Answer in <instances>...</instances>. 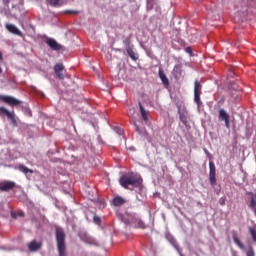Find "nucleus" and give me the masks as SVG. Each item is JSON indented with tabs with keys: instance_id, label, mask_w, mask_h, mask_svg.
Listing matches in <instances>:
<instances>
[{
	"instance_id": "1",
	"label": "nucleus",
	"mask_w": 256,
	"mask_h": 256,
	"mask_svg": "<svg viewBox=\"0 0 256 256\" xmlns=\"http://www.w3.org/2000/svg\"><path fill=\"white\" fill-rule=\"evenodd\" d=\"M119 183L124 189H129V185H132V187H140L141 183H143V179L141 176L135 174L123 175L120 177Z\"/></svg>"
},
{
	"instance_id": "2",
	"label": "nucleus",
	"mask_w": 256,
	"mask_h": 256,
	"mask_svg": "<svg viewBox=\"0 0 256 256\" xmlns=\"http://www.w3.org/2000/svg\"><path fill=\"white\" fill-rule=\"evenodd\" d=\"M56 241L59 256H67V246L65 245V231L56 228Z\"/></svg>"
},
{
	"instance_id": "3",
	"label": "nucleus",
	"mask_w": 256,
	"mask_h": 256,
	"mask_svg": "<svg viewBox=\"0 0 256 256\" xmlns=\"http://www.w3.org/2000/svg\"><path fill=\"white\" fill-rule=\"evenodd\" d=\"M209 182L212 187L217 185V169L213 161L209 162Z\"/></svg>"
},
{
	"instance_id": "4",
	"label": "nucleus",
	"mask_w": 256,
	"mask_h": 256,
	"mask_svg": "<svg viewBox=\"0 0 256 256\" xmlns=\"http://www.w3.org/2000/svg\"><path fill=\"white\" fill-rule=\"evenodd\" d=\"M201 82L195 81L194 84V103L198 105V107H201L203 105V102H201V89H202Z\"/></svg>"
},
{
	"instance_id": "5",
	"label": "nucleus",
	"mask_w": 256,
	"mask_h": 256,
	"mask_svg": "<svg viewBox=\"0 0 256 256\" xmlns=\"http://www.w3.org/2000/svg\"><path fill=\"white\" fill-rule=\"evenodd\" d=\"M123 43L124 45H126V52L128 53L130 59H132V61H137V59H139V54L133 51V46H131V41H129V39H126L123 41Z\"/></svg>"
},
{
	"instance_id": "6",
	"label": "nucleus",
	"mask_w": 256,
	"mask_h": 256,
	"mask_svg": "<svg viewBox=\"0 0 256 256\" xmlns=\"http://www.w3.org/2000/svg\"><path fill=\"white\" fill-rule=\"evenodd\" d=\"M176 107L178 109L179 119L181 123L187 126V115L185 114V106H183V102H177Z\"/></svg>"
},
{
	"instance_id": "7",
	"label": "nucleus",
	"mask_w": 256,
	"mask_h": 256,
	"mask_svg": "<svg viewBox=\"0 0 256 256\" xmlns=\"http://www.w3.org/2000/svg\"><path fill=\"white\" fill-rule=\"evenodd\" d=\"M0 101H3L4 103H7L11 107L21 105V100H17L13 96L0 95Z\"/></svg>"
},
{
	"instance_id": "8",
	"label": "nucleus",
	"mask_w": 256,
	"mask_h": 256,
	"mask_svg": "<svg viewBox=\"0 0 256 256\" xmlns=\"http://www.w3.org/2000/svg\"><path fill=\"white\" fill-rule=\"evenodd\" d=\"M218 119L220 121H224L225 127L227 129H229V127H230V116H229V113H227V111H225V109H220L219 110Z\"/></svg>"
},
{
	"instance_id": "9",
	"label": "nucleus",
	"mask_w": 256,
	"mask_h": 256,
	"mask_svg": "<svg viewBox=\"0 0 256 256\" xmlns=\"http://www.w3.org/2000/svg\"><path fill=\"white\" fill-rule=\"evenodd\" d=\"M15 182L14 181H3L0 182V191L3 193H7L8 191H12V189H15Z\"/></svg>"
},
{
	"instance_id": "10",
	"label": "nucleus",
	"mask_w": 256,
	"mask_h": 256,
	"mask_svg": "<svg viewBox=\"0 0 256 256\" xmlns=\"http://www.w3.org/2000/svg\"><path fill=\"white\" fill-rule=\"evenodd\" d=\"M46 45L52 49V51H61L63 49V46L59 43H57V40L53 38H47L46 39Z\"/></svg>"
},
{
	"instance_id": "11",
	"label": "nucleus",
	"mask_w": 256,
	"mask_h": 256,
	"mask_svg": "<svg viewBox=\"0 0 256 256\" xmlns=\"http://www.w3.org/2000/svg\"><path fill=\"white\" fill-rule=\"evenodd\" d=\"M5 27L7 31H9V33H12V35H18V37H23V32H21V30H19V28H17V26H15L14 24L7 23Z\"/></svg>"
},
{
	"instance_id": "12",
	"label": "nucleus",
	"mask_w": 256,
	"mask_h": 256,
	"mask_svg": "<svg viewBox=\"0 0 256 256\" xmlns=\"http://www.w3.org/2000/svg\"><path fill=\"white\" fill-rule=\"evenodd\" d=\"M55 74L58 79H65V75H63V71H65V66L62 63H58L54 66Z\"/></svg>"
},
{
	"instance_id": "13",
	"label": "nucleus",
	"mask_w": 256,
	"mask_h": 256,
	"mask_svg": "<svg viewBox=\"0 0 256 256\" xmlns=\"http://www.w3.org/2000/svg\"><path fill=\"white\" fill-rule=\"evenodd\" d=\"M41 247H43V244L41 242H37L36 240H34L28 244V249L32 253L35 251H39V249H41Z\"/></svg>"
},
{
	"instance_id": "14",
	"label": "nucleus",
	"mask_w": 256,
	"mask_h": 256,
	"mask_svg": "<svg viewBox=\"0 0 256 256\" xmlns=\"http://www.w3.org/2000/svg\"><path fill=\"white\" fill-rule=\"evenodd\" d=\"M114 207H121V205H125L127 200L121 196H117L112 200Z\"/></svg>"
},
{
	"instance_id": "15",
	"label": "nucleus",
	"mask_w": 256,
	"mask_h": 256,
	"mask_svg": "<svg viewBox=\"0 0 256 256\" xmlns=\"http://www.w3.org/2000/svg\"><path fill=\"white\" fill-rule=\"evenodd\" d=\"M133 225L136 229H146L147 226L145 225V222H143V220L136 218L133 220Z\"/></svg>"
},
{
	"instance_id": "16",
	"label": "nucleus",
	"mask_w": 256,
	"mask_h": 256,
	"mask_svg": "<svg viewBox=\"0 0 256 256\" xmlns=\"http://www.w3.org/2000/svg\"><path fill=\"white\" fill-rule=\"evenodd\" d=\"M158 75H159V78L161 79L163 85H165V87H168V85H169V79H168L167 76L165 75V72H163L162 69H159Z\"/></svg>"
},
{
	"instance_id": "17",
	"label": "nucleus",
	"mask_w": 256,
	"mask_h": 256,
	"mask_svg": "<svg viewBox=\"0 0 256 256\" xmlns=\"http://www.w3.org/2000/svg\"><path fill=\"white\" fill-rule=\"evenodd\" d=\"M14 113H15L14 111L10 112L5 107H0V117H7V119H9L13 117L12 114Z\"/></svg>"
},
{
	"instance_id": "18",
	"label": "nucleus",
	"mask_w": 256,
	"mask_h": 256,
	"mask_svg": "<svg viewBox=\"0 0 256 256\" xmlns=\"http://www.w3.org/2000/svg\"><path fill=\"white\" fill-rule=\"evenodd\" d=\"M139 107H140V113L143 121H149V118L147 117V111L145 110L141 102H139Z\"/></svg>"
},
{
	"instance_id": "19",
	"label": "nucleus",
	"mask_w": 256,
	"mask_h": 256,
	"mask_svg": "<svg viewBox=\"0 0 256 256\" xmlns=\"http://www.w3.org/2000/svg\"><path fill=\"white\" fill-rule=\"evenodd\" d=\"M233 241H234L235 245H237L239 247V249H241L242 251H243V249H245V245L243 244V242H241L239 237L236 236V234L233 235Z\"/></svg>"
},
{
	"instance_id": "20",
	"label": "nucleus",
	"mask_w": 256,
	"mask_h": 256,
	"mask_svg": "<svg viewBox=\"0 0 256 256\" xmlns=\"http://www.w3.org/2000/svg\"><path fill=\"white\" fill-rule=\"evenodd\" d=\"M51 7H62L63 0H47Z\"/></svg>"
},
{
	"instance_id": "21",
	"label": "nucleus",
	"mask_w": 256,
	"mask_h": 256,
	"mask_svg": "<svg viewBox=\"0 0 256 256\" xmlns=\"http://www.w3.org/2000/svg\"><path fill=\"white\" fill-rule=\"evenodd\" d=\"M173 71H174L175 77H181V72H182L181 64L175 65Z\"/></svg>"
},
{
	"instance_id": "22",
	"label": "nucleus",
	"mask_w": 256,
	"mask_h": 256,
	"mask_svg": "<svg viewBox=\"0 0 256 256\" xmlns=\"http://www.w3.org/2000/svg\"><path fill=\"white\" fill-rule=\"evenodd\" d=\"M250 207L253 209L254 213H256V193L251 196Z\"/></svg>"
},
{
	"instance_id": "23",
	"label": "nucleus",
	"mask_w": 256,
	"mask_h": 256,
	"mask_svg": "<svg viewBox=\"0 0 256 256\" xmlns=\"http://www.w3.org/2000/svg\"><path fill=\"white\" fill-rule=\"evenodd\" d=\"M18 169H19V171H21L22 173H25V174H27V173H33V170L27 168V167H26L25 165H23V164H20V165L18 166Z\"/></svg>"
},
{
	"instance_id": "24",
	"label": "nucleus",
	"mask_w": 256,
	"mask_h": 256,
	"mask_svg": "<svg viewBox=\"0 0 256 256\" xmlns=\"http://www.w3.org/2000/svg\"><path fill=\"white\" fill-rule=\"evenodd\" d=\"M249 231H250V235H251L253 241L256 242V230H255V228H250Z\"/></svg>"
},
{
	"instance_id": "25",
	"label": "nucleus",
	"mask_w": 256,
	"mask_h": 256,
	"mask_svg": "<svg viewBox=\"0 0 256 256\" xmlns=\"http://www.w3.org/2000/svg\"><path fill=\"white\" fill-rule=\"evenodd\" d=\"M86 243H89L90 245H97V243L95 242V239L91 237L86 238Z\"/></svg>"
},
{
	"instance_id": "26",
	"label": "nucleus",
	"mask_w": 256,
	"mask_h": 256,
	"mask_svg": "<svg viewBox=\"0 0 256 256\" xmlns=\"http://www.w3.org/2000/svg\"><path fill=\"white\" fill-rule=\"evenodd\" d=\"M227 201V197L223 196L219 199V205L222 207L225 205V202Z\"/></svg>"
},
{
	"instance_id": "27",
	"label": "nucleus",
	"mask_w": 256,
	"mask_h": 256,
	"mask_svg": "<svg viewBox=\"0 0 256 256\" xmlns=\"http://www.w3.org/2000/svg\"><path fill=\"white\" fill-rule=\"evenodd\" d=\"M94 223H96V225H100L101 224V217L95 215L94 216Z\"/></svg>"
},
{
	"instance_id": "28",
	"label": "nucleus",
	"mask_w": 256,
	"mask_h": 256,
	"mask_svg": "<svg viewBox=\"0 0 256 256\" xmlns=\"http://www.w3.org/2000/svg\"><path fill=\"white\" fill-rule=\"evenodd\" d=\"M11 123H13L14 125H17V120L15 119V112L12 114V117L8 118Z\"/></svg>"
},
{
	"instance_id": "29",
	"label": "nucleus",
	"mask_w": 256,
	"mask_h": 256,
	"mask_svg": "<svg viewBox=\"0 0 256 256\" xmlns=\"http://www.w3.org/2000/svg\"><path fill=\"white\" fill-rule=\"evenodd\" d=\"M247 256H255V251H253V248H250L247 252Z\"/></svg>"
},
{
	"instance_id": "30",
	"label": "nucleus",
	"mask_w": 256,
	"mask_h": 256,
	"mask_svg": "<svg viewBox=\"0 0 256 256\" xmlns=\"http://www.w3.org/2000/svg\"><path fill=\"white\" fill-rule=\"evenodd\" d=\"M186 53H189V55H193V49H191V47H187Z\"/></svg>"
},
{
	"instance_id": "31",
	"label": "nucleus",
	"mask_w": 256,
	"mask_h": 256,
	"mask_svg": "<svg viewBox=\"0 0 256 256\" xmlns=\"http://www.w3.org/2000/svg\"><path fill=\"white\" fill-rule=\"evenodd\" d=\"M11 217H12V219H17V213L12 212Z\"/></svg>"
},
{
	"instance_id": "32",
	"label": "nucleus",
	"mask_w": 256,
	"mask_h": 256,
	"mask_svg": "<svg viewBox=\"0 0 256 256\" xmlns=\"http://www.w3.org/2000/svg\"><path fill=\"white\" fill-rule=\"evenodd\" d=\"M25 216V214H23V212H18L17 213V217H24Z\"/></svg>"
},
{
	"instance_id": "33",
	"label": "nucleus",
	"mask_w": 256,
	"mask_h": 256,
	"mask_svg": "<svg viewBox=\"0 0 256 256\" xmlns=\"http://www.w3.org/2000/svg\"><path fill=\"white\" fill-rule=\"evenodd\" d=\"M137 133L141 134V130L139 129V126L135 125Z\"/></svg>"
},
{
	"instance_id": "34",
	"label": "nucleus",
	"mask_w": 256,
	"mask_h": 256,
	"mask_svg": "<svg viewBox=\"0 0 256 256\" xmlns=\"http://www.w3.org/2000/svg\"><path fill=\"white\" fill-rule=\"evenodd\" d=\"M196 38H197V36H194V37L190 38V41H195Z\"/></svg>"
},
{
	"instance_id": "35",
	"label": "nucleus",
	"mask_w": 256,
	"mask_h": 256,
	"mask_svg": "<svg viewBox=\"0 0 256 256\" xmlns=\"http://www.w3.org/2000/svg\"><path fill=\"white\" fill-rule=\"evenodd\" d=\"M0 59H3V53L0 52Z\"/></svg>"
},
{
	"instance_id": "36",
	"label": "nucleus",
	"mask_w": 256,
	"mask_h": 256,
	"mask_svg": "<svg viewBox=\"0 0 256 256\" xmlns=\"http://www.w3.org/2000/svg\"><path fill=\"white\" fill-rule=\"evenodd\" d=\"M3 73V69L0 67V74H2Z\"/></svg>"
}]
</instances>
